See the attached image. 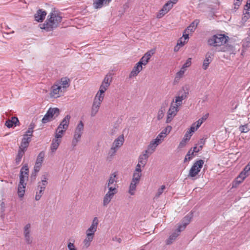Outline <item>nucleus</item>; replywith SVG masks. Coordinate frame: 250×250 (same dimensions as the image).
<instances>
[{
  "label": "nucleus",
  "mask_w": 250,
  "mask_h": 250,
  "mask_svg": "<svg viewBox=\"0 0 250 250\" xmlns=\"http://www.w3.org/2000/svg\"><path fill=\"white\" fill-rule=\"evenodd\" d=\"M29 168L28 165L25 164L21 169L20 174V182L19 185L26 186V181L28 179Z\"/></svg>",
  "instance_id": "obj_7"
},
{
  "label": "nucleus",
  "mask_w": 250,
  "mask_h": 250,
  "mask_svg": "<svg viewBox=\"0 0 250 250\" xmlns=\"http://www.w3.org/2000/svg\"><path fill=\"white\" fill-rule=\"evenodd\" d=\"M185 70H186L185 69H184V68L182 67L181 68V69L180 70V71H178L176 74L175 79H177L178 80H179V79L182 78L184 74Z\"/></svg>",
  "instance_id": "obj_49"
},
{
  "label": "nucleus",
  "mask_w": 250,
  "mask_h": 250,
  "mask_svg": "<svg viewBox=\"0 0 250 250\" xmlns=\"http://www.w3.org/2000/svg\"><path fill=\"white\" fill-rule=\"evenodd\" d=\"M44 157L45 152L43 151L40 152L38 154L34 167V173H33V174H34L35 176H36L37 173L40 170Z\"/></svg>",
  "instance_id": "obj_8"
},
{
  "label": "nucleus",
  "mask_w": 250,
  "mask_h": 250,
  "mask_svg": "<svg viewBox=\"0 0 250 250\" xmlns=\"http://www.w3.org/2000/svg\"><path fill=\"white\" fill-rule=\"evenodd\" d=\"M35 127V124L31 123L29 126L28 130L26 132L25 135L32 137L33 136V129Z\"/></svg>",
  "instance_id": "obj_42"
},
{
  "label": "nucleus",
  "mask_w": 250,
  "mask_h": 250,
  "mask_svg": "<svg viewBox=\"0 0 250 250\" xmlns=\"http://www.w3.org/2000/svg\"><path fill=\"white\" fill-rule=\"evenodd\" d=\"M25 187L26 186L18 185V194L20 198H22L23 197L25 193Z\"/></svg>",
  "instance_id": "obj_39"
},
{
  "label": "nucleus",
  "mask_w": 250,
  "mask_h": 250,
  "mask_svg": "<svg viewBox=\"0 0 250 250\" xmlns=\"http://www.w3.org/2000/svg\"><path fill=\"white\" fill-rule=\"evenodd\" d=\"M67 247L69 250H77L74 244L71 242L68 243Z\"/></svg>",
  "instance_id": "obj_57"
},
{
  "label": "nucleus",
  "mask_w": 250,
  "mask_h": 250,
  "mask_svg": "<svg viewBox=\"0 0 250 250\" xmlns=\"http://www.w3.org/2000/svg\"><path fill=\"white\" fill-rule=\"evenodd\" d=\"M199 23V20H194L185 30L188 33L189 32H193Z\"/></svg>",
  "instance_id": "obj_31"
},
{
  "label": "nucleus",
  "mask_w": 250,
  "mask_h": 250,
  "mask_svg": "<svg viewBox=\"0 0 250 250\" xmlns=\"http://www.w3.org/2000/svg\"><path fill=\"white\" fill-rule=\"evenodd\" d=\"M204 162L203 160H198L196 161L192 165L189 171L188 177H194L197 175L202 168Z\"/></svg>",
  "instance_id": "obj_6"
},
{
  "label": "nucleus",
  "mask_w": 250,
  "mask_h": 250,
  "mask_svg": "<svg viewBox=\"0 0 250 250\" xmlns=\"http://www.w3.org/2000/svg\"><path fill=\"white\" fill-rule=\"evenodd\" d=\"M208 114H206L205 115L203 116V117L199 119L198 120L200 121V122L203 124L204 122H205L207 119L208 118Z\"/></svg>",
  "instance_id": "obj_61"
},
{
  "label": "nucleus",
  "mask_w": 250,
  "mask_h": 250,
  "mask_svg": "<svg viewBox=\"0 0 250 250\" xmlns=\"http://www.w3.org/2000/svg\"><path fill=\"white\" fill-rule=\"evenodd\" d=\"M250 175V165H247L237 176L236 182L238 184L241 183L244 180Z\"/></svg>",
  "instance_id": "obj_14"
},
{
  "label": "nucleus",
  "mask_w": 250,
  "mask_h": 250,
  "mask_svg": "<svg viewBox=\"0 0 250 250\" xmlns=\"http://www.w3.org/2000/svg\"><path fill=\"white\" fill-rule=\"evenodd\" d=\"M191 58H188L186 62L183 64L182 67L186 69V68L189 67L191 64Z\"/></svg>",
  "instance_id": "obj_55"
},
{
  "label": "nucleus",
  "mask_w": 250,
  "mask_h": 250,
  "mask_svg": "<svg viewBox=\"0 0 250 250\" xmlns=\"http://www.w3.org/2000/svg\"><path fill=\"white\" fill-rule=\"evenodd\" d=\"M189 33L185 30L183 34V37L184 38L185 40H188L189 38Z\"/></svg>",
  "instance_id": "obj_64"
},
{
  "label": "nucleus",
  "mask_w": 250,
  "mask_h": 250,
  "mask_svg": "<svg viewBox=\"0 0 250 250\" xmlns=\"http://www.w3.org/2000/svg\"><path fill=\"white\" fill-rule=\"evenodd\" d=\"M47 13L42 9H39L34 15L35 20L38 22H42L45 19Z\"/></svg>",
  "instance_id": "obj_22"
},
{
  "label": "nucleus",
  "mask_w": 250,
  "mask_h": 250,
  "mask_svg": "<svg viewBox=\"0 0 250 250\" xmlns=\"http://www.w3.org/2000/svg\"><path fill=\"white\" fill-rule=\"evenodd\" d=\"M11 121V123L13 124V125H15L16 126V124L19 122L18 119L16 117H13L11 118V120H10Z\"/></svg>",
  "instance_id": "obj_62"
},
{
  "label": "nucleus",
  "mask_w": 250,
  "mask_h": 250,
  "mask_svg": "<svg viewBox=\"0 0 250 250\" xmlns=\"http://www.w3.org/2000/svg\"><path fill=\"white\" fill-rule=\"evenodd\" d=\"M244 10L245 13H244V16L243 18V20L247 21L250 17V4H249V1H247L245 5Z\"/></svg>",
  "instance_id": "obj_34"
},
{
  "label": "nucleus",
  "mask_w": 250,
  "mask_h": 250,
  "mask_svg": "<svg viewBox=\"0 0 250 250\" xmlns=\"http://www.w3.org/2000/svg\"><path fill=\"white\" fill-rule=\"evenodd\" d=\"M148 156L149 154L144 151L139 157L138 164L142 165V167H144L147 163Z\"/></svg>",
  "instance_id": "obj_27"
},
{
  "label": "nucleus",
  "mask_w": 250,
  "mask_h": 250,
  "mask_svg": "<svg viewBox=\"0 0 250 250\" xmlns=\"http://www.w3.org/2000/svg\"><path fill=\"white\" fill-rule=\"evenodd\" d=\"M191 136H192V134H190L188 131H187L185 135H184V137L183 139L185 140L187 142H188L190 140Z\"/></svg>",
  "instance_id": "obj_56"
},
{
  "label": "nucleus",
  "mask_w": 250,
  "mask_h": 250,
  "mask_svg": "<svg viewBox=\"0 0 250 250\" xmlns=\"http://www.w3.org/2000/svg\"><path fill=\"white\" fill-rule=\"evenodd\" d=\"M60 113V109L57 107L49 108L42 119V123L46 124L57 118Z\"/></svg>",
  "instance_id": "obj_5"
},
{
  "label": "nucleus",
  "mask_w": 250,
  "mask_h": 250,
  "mask_svg": "<svg viewBox=\"0 0 250 250\" xmlns=\"http://www.w3.org/2000/svg\"><path fill=\"white\" fill-rule=\"evenodd\" d=\"M181 232L178 231V228L173 232L168 238L166 241V244L167 245H170L172 244L179 236Z\"/></svg>",
  "instance_id": "obj_28"
},
{
  "label": "nucleus",
  "mask_w": 250,
  "mask_h": 250,
  "mask_svg": "<svg viewBox=\"0 0 250 250\" xmlns=\"http://www.w3.org/2000/svg\"><path fill=\"white\" fill-rule=\"evenodd\" d=\"M44 193V191H42V190H38L36 191V195L35 197V199L36 201H39L41 198L43 194Z\"/></svg>",
  "instance_id": "obj_50"
},
{
  "label": "nucleus",
  "mask_w": 250,
  "mask_h": 250,
  "mask_svg": "<svg viewBox=\"0 0 250 250\" xmlns=\"http://www.w3.org/2000/svg\"><path fill=\"white\" fill-rule=\"evenodd\" d=\"M138 183L131 181L129 186L128 193L133 195L135 194V191L136 190V185Z\"/></svg>",
  "instance_id": "obj_40"
},
{
  "label": "nucleus",
  "mask_w": 250,
  "mask_h": 250,
  "mask_svg": "<svg viewBox=\"0 0 250 250\" xmlns=\"http://www.w3.org/2000/svg\"><path fill=\"white\" fill-rule=\"evenodd\" d=\"M250 128L249 127L248 125H241L239 127V130L242 133H246L248 132L250 130Z\"/></svg>",
  "instance_id": "obj_48"
},
{
  "label": "nucleus",
  "mask_w": 250,
  "mask_h": 250,
  "mask_svg": "<svg viewBox=\"0 0 250 250\" xmlns=\"http://www.w3.org/2000/svg\"><path fill=\"white\" fill-rule=\"evenodd\" d=\"M25 151H26L22 149H19L18 152L15 159L16 164L18 165L20 163Z\"/></svg>",
  "instance_id": "obj_37"
},
{
  "label": "nucleus",
  "mask_w": 250,
  "mask_h": 250,
  "mask_svg": "<svg viewBox=\"0 0 250 250\" xmlns=\"http://www.w3.org/2000/svg\"><path fill=\"white\" fill-rule=\"evenodd\" d=\"M94 237L86 235L85 238L83 241V246L85 248L89 247L93 241Z\"/></svg>",
  "instance_id": "obj_38"
},
{
  "label": "nucleus",
  "mask_w": 250,
  "mask_h": 250,
  "mask_svg": "<svg viewBox=\"0 0 250 250\" xmlns=\"http://www.w3.org/2000/svg\"><path fill=\"white\" fill-rule=\"evenodd\" d=\"M111 1V0H93V5L95 9H99L107 5Z\"/></svg>",
  "instance_id": "obj_24"
},
{
  "label": "nucleus",
  "mask_w": 250,
  "mask_h": 250,
  "mask_svg": "<svg viewBox=\"0 0 250 250\" xmlns=\"http://www.w3.org/2000/svg\"><path fill=\"white\" fill-rule=\"evenodd\" d=\"M174 101L170 104V106L167 113L166 123H169L173 118L177 115L179 111V107L173 104Z\"/></svg>",
  "instance_id": "obj_9"
},
{
  "label": "nucleus",
  "mask_w": 250,
  "mask_h": 250,
  "mask_svg": "<svg viewBox=\"0 0 250 250\" xmlns=\"http://www.w3.org/2000/svg\"><path fill=\"white\" fill-rule=\"evenodd\" d=\"M101 105V103L93 101L90 113V115L91 117H93L96 116L99 111Z\"/></svg>",
  "instance_id": "obj_25"
},
{
  "label": "nucleus",
  "mask_w": 250,
  "mask_h": 250,
  "mask_svg": "<svg viewBox=\"0 0 250 250\" xmlns=\"http://www.w3.org/2000/svg\"><path fill=\"white\" fill-rule=\"evenodd\" d=\"M62 137V136L59 137L58 134L55 133V138L52 140L50 146V149L52 152H54L56 151L61 143V139Z\"/></svg>",
  "instance_id": "obj_16"
},
{
  "label": "nucleus",
  "mask_w": 250,
  "mask_h": 250,
  "mask_svg": "<svg viewBox=\"0 0 250 250\" xmlns=\"http://www.w3.org/2000/svg\"><path fill=\"white\" fill-rule=\"evenodd\" d=\"M219 51L224 52H228L229 54H231L233 51V47L231 45H222Z\"/></svg>",
  "instance_id": "obj_35"
},
{
  "label": "nucleus",
  "mask_w": 250,
  "mask_h": 250,
  "mask_svg": "<svg viewBox=\"0 0 250 250\" xmlns=\"http://www.w3.org/2000/svg\"><path fill=\"white\" fill-rule=\"evenodd\" d=\"M62 86L58 84H55L51 87V91L50 92L51 97L58 98L60 96V93L62 91Z\"/></svg>",
  "instance_id": "obj_20"
},
{
  "label": "nucleus",
  "mask_w": 250,
  "mask_h": 250,
  "mask_svg": "<svg viewBox=\"0 0 250 250\" xmlns=\"http://www.w3.org/2000/svg\"><path fill=\"white\" fill-rule=\"evenodd\" d=\"M192 217V214L191 213L187 215L183 218L181 224H179L178 227L179 232H181L185 229L186 226L190 223Z\"/></svg>",
  "instance_id": "obj_15"
},
{
  "label": "nucleus",
  "mask_w": 250,
  "mask_h": 250,
  "mask_svg": "<svg viewBox=\"0 0 250 250\" xmlns=\"http://www.w3.org/2000/svg\"><path fill=\"white\" fill-rule=\"evenodd\" d=\"M229 39V38L228 36L222 34H217L208 39V43L210 46H221L226 44Z\"/></svg>",
  "instance_id": "obj_2"
},
{
  "label": "nucleus",
  "mask_w": 250,
  "mask_h": 250,
  "mask_svg": "<svg viewBox=\"0 0 250 250\" xmlns=\"http://www.w3.org/2000/svg\"><path fill=\"white\" fill-rule=\"evenodd\" d=\"M191 150L190 149L188 151V153L187 154V155L184 159V162H186L188 160L189 161L192 158L193 155H191Z\"/></svg>",
  "instance_id": "obj_54"
},
{
  "label": "nucleus",
  "mask_w": 250,
  "mask_h": 250,
  "mask_svg": "<svg viewBox=\"0 0 250 250\" xmlns=\"http://www.w3.org/2000/svg\"><path fill=\"white\" fill-rule=\"evenodd\" d=\"M104 92L105 91L102 92L101 90L99 89V91L96 94L93 101L102 104L104 98Z\"/></svg>",
  "instance_id": "obj_33"
},
{
  "label": "nucleus",
  "mask_w": 250,
  "mask_h": 250,
  "mask_svg": "<svg viewBox=\"0 0 250 250\" xmlns=\"http://www.w3.org/2000/svg\"><path fill=\"white\" fill-rule=\"evenodd\" d=\"M142 176V173H138L134 172L133 177L131 181L139 183Z\"/></svg>",
  "instance_id": "obj_41"
},
{
  "label": "nucleus",
  "mask_w": 250,
  "mask_h": 250,
  "mask_svg": "<svg viewBox=\"0 0 250 250\" xmlns=\"http://www.w3.org/2000/svg\"><path fill=\"white\" fill-rule=\"evenodd\" d=\"M141 166H142V165L138 163V164L137 165V166L136 167L134 172H138V173H141V172H142V170L141 168Z\"/></svg>",
  "instance_id": "obj_59"
},
{
  "label": "nucleus",
  "mask_w": 250,
  "mask_h": 250,
  "mask_svg": "<svg viewBox=\"0 0 250 250\" xmlns=\"http://www.w3.org/2000/svg\"><path fill=\"white\" fill-rule=\"evenodd\" d=\"M212 55L211 53H208L206 55L205 59L203 63V68L204 70H206L209 64V63L212 62Z\"/></svg>",
  "instance_id": "obj_29"
},
{
  "label": "nucleus",
  "mask_w": 250,
  "mask_h": 250,
  "mask_svg": "<svg viewBox=\"0 0 250 250\" xmlns=\"http://www.w3.org/2000/svg\"><path fill=\"white\" fill-rule=\"evenodd\" d=\"M84 124L82 121H80L77 124L74 132L72 141V146L75 147L80 141L81 137L83 133Z\"/></svg>",
  "instance_id": "obj_3"
},
{
  "label": "nucleus",
  "mask_w": 250,
  "mask_h": 250,
  "mask_svg": "<svg viewBox=\"0 0 250 250\" xmlns=\"http://www.w3.org/2000/svg\"><path fill=\"white\" fill-rule=\"evenodd\" d=\"M106 188L108 189V191L107 193L109 194H109H112V195H114L118 192L117 186L116 184L111 185L108 187H106L105 185L104 188L105 189Z\"/></svg>",
  "instance_id": "obj_36"
},
{
  "label": "nucleus",
  "mask_w": 250,
  "mask_h": 250,
  "mask_svg": "<svg viewBox=\"0 0 250 250\" xmlns=\"http://www.w3.org/2000/svg\"><path fill=\"white\" fill-rule=\"evenodd\" d=\"M48 175L46 172L43 173L42 176L41 182H42V183H44V182H45L46 183V184L47 185L48 182H47V180L48 179Z\"/></svg>",
  "instance_id": "obj_53"
},
{
  "label": "nucleus",
  "mask_w": 250,
  "mask_h": 250,
  "mask_svg": "<svg viewBox=\"0 0 250 250\" xmlns=\"http://www.w3.org/2000/svg\"><path fill=\"white\" fill-rule=\"evenodd\" d=\"M31 141V137L24 135L19 148L26 151Z\"/></svg>",
  "instance_id": "obj_21"
},
{
  "label": "nucleus",
  "mask_w": 250,
  "mask_h": 250,
  "mask_svg": "<svg viewBox=\"0 0 250 250\" xmlns=\"http://www.w3.org/2000/svg\"><path fill=\"white\" fill-rule=\"evenodd\" d=\"M5 125L8 128H10L13 126V124L11 123L10 120L6 121Z\"/></svg>",
  "instance_id": "obj_63"
},
{
  "label": "nucleus",
  "mask_w": 250,
  "mask_h": 250,
  "mask_svg": "<svg viewBox=\"0 0 250 250\" xmlns=\"http://www.w3.org/2000/svg\"><path fill=\"white\" fill-rule=\"evenodd\" d=\"M71 119V116L69 114L66 115L61 121L58 126L55 130V134H58L59 137L61 136H63V134L68 128Z\"/></svg>",
  "instance_id": "obj_4"
},
{
  "label": "nucleus",
  "mask_w": 250,
  "mask_h": 250,
  "mask_svg": "<svg viewBox=\"0 0 250 250\" xmlns=\"http://www.w3.org/2000/svg\"><path fill=\"white\" fill-rule=\"evenodd\" d=\"M125 141L124 135L119 136L117 138L112 144V146L116 148L118 150L122 146Z\"/></svg>",
  "instance_id": "obj_23"
},
{
  "label": "nucleus",
  "mask_w": 250,
  "mask_h": 250,
  "mask_svg": "<svg viewBox=\"0 0 250 250\" xmlns=\"http://www.w3.org/2000/svg\"><path fill=\"white\" fill-rule=\"evenodd\" d=\"M187 142L185 140L182 139L179 144L178 148H181L184 147L186 146Z\"/></svg>",
  "instance_id": "obj_58"
},
{
  "label": "nucleus",
  "mask_w": 250,
  "mask_h": 250,
  "mask_svg": "<svg viewBox=\"0 0 250 250\" xmlns=\"http://www.w3.org/2000/svg\"><path fill=\"white\" fill-rule=\"evenodd\" d=\"M31 225L26 224L23 228V235L25 241L27 244H31L33 241V237L31 236Z\"/></svg>",
  "instance_id": "obj_13"
},
{
  "label": "nucleus",
  "mask_w": 250,
  "mask_h": 250,
  "mask_svg": "<svg viewBox=\"0 0 250 250\" xmlns=\"http://www.w3.org/2000/svg\"><path fill=\"white\" fill-rule=\"evenodd\" d=\"M112 81V75L111 73H108L104 77L100 87V90L105 91L110 86Z\"/></svg>",
  "instance_id": "obj_12"
},
{
  "label": "nucleus",
  "mask_w": 250,
  "mask_h": 250,
  "mask_svg": "<svg viewBox=\"0 0 250 250\" xmlns=\"http://www.w3.org/2000/svg\"><path fill=\"white\" fill-rule=\"evenodd\" d=\"M196 130H197V128L195 126V124H193L191 126V127L189 129V130L188 132H189L190 134H191L192 133L194 132Z\"/></svg>",
  "instance_id": "obj_60"
},
{
  "label": "nucleus",
  "mask_w": 250,
  "mask_h": 250,
  "mask_svg": "<svg viewBox=\"0 0 250 250\" xmlns=\"http://www.w3.org/2000/svg\"><path fill=\"white\" fill-rule=\"evenodd\" d=\"M98 224V219L97 217H95L92 220L91 225L86 231V235L94 237V234L97 231Z\"/></svg>",
  "instance_id": "obj_10"
},
{
  "label": "nucleus",
  "mask_w": 250,
  "mask_h": 250,
  "mask_svg": "<svg viewBox=\"0 0 250 250\" xmlns=\"http://www.w3.org/2000/svg\"><path fill=\"white\" fill-rule=\"evenodd\" d=\"M142 69V66L139 65L137 62L131 71L129 76V78H132L136 76Z\"/></svg>",
  "instance_id": "obj_26"
},
{
  "label": "nucleus",
  "mask_w": 250,
  "mask_h": 250,
  "mask_svg": "<svg viewBox=\"0 0 250 250\" xmlns=\"http://www.w3.org/2000/svg\"><path fill=\"white\" fill-rule=\"evenodd\" d=\"M165 111V107L164 106H161L157 114V118L158 120H161L164 117Z\"/></svg>",
  "instance_id": "obj_44"
},
{
  "label": "nucleus",
  "mask_w": 250,
  "mask_h": 250,
  "mask_svg": "<svg viewBox=\"0 0 250 250\" xmlns=\"http://www.w3.org/2000/svg\"><path fill=\"white\" fill-rule=\"evenodd\" d=\"M166 189V186L165 185H162L161 187L158 188L157 191L154 197V199H158L164 192V190Z\"/></svg>",
  "instance_id": "obj_43"
},
{
  "label": "nucleus",
  "mask_w": 250,
  "mask_h": 250,
  "mask_svg": "<svg viewBox=\"0 0 250 250\" xmlns=\"http://www.w3.org/2000/svg\"><path fill=\"white\" fill-rule=\"evenodd\" d=\"M171 129L172 127L170 125H167L162 131V134H164L167 136L171 131Z\"/></svg>",
  "instance_id": "obj_51"
},
{
  "label": "nucleus",
  "mask_w": 250,
  "mask_h": 250,
  "mask_svg": "<svg viewBox=\"0 0 250 250\" xmlns=\"http://www.w3.org/2000/svg\"><path fill=\"white\" fill-rule=\"evenodd\" d=\"M62 20V16L57 11H52L48 15L45 22L40 24V27L47 32L51 31L59 26Z\"/></svg>",
  "instance_id": "obj_1"
},
{
  "label": "nucleus",
  "mask_w": 250,
  "mask_h": 250,
  "mask_svg": "<svg viewBox=\"0 0 250 250\" xmlns=\"http://www.w3.org/2000/svg\"><path fill=\"white\" fill-rule=\"evenodd\" d=\"M154 52L153 50H150L147 52L140 59V61L138 62L139 65L142 66V65H146L150 60V58L154 54Z\"/></svg>",
  "instance_id": "obj_18"
},
{
  "label": "nucleus",
  "mask_w": 250,
  "mask_h": 250,
  "mask_svg": "<svg viewBox=\"0 0 250 250\" xmlns=\"http://www.w3.org/2000/svg\"><path fill=\"white\" fill-rule=\"evenodd\" d=\"M166 137V135H165L164 134H162V132L158 134V135L157 136V137L155 139L156 141L157 140L159 141L160 142V144L162 143V142L163 141L164 139Z\"/></svg>",
  "instance_id": "obj_52"
},
{
  "label": "nucleus",
  "mask_w": 250,
  "mask_h": 250,
  "mask_svg": "<svg viewBox=\"0 0 250 250\" xmlns=\"http://www.w3.org/2000/svg\"><path fill=\"white\" fill-rule=\"evenodd\" d=\"M46 186L47 184L45 182H44V183H42L40 181L38 183L37 190H42V191H44Z\"/></svg>",
  "instance_id": "obj_47"
},
{
  "label": "nucleus",
  "mask_w": 250,
  "mask_h": 250,
  "mask_svg": "<svg viewBox=\"0 0 250 250\" xmlns=\"http://www.w3.org/2000/svg\"><path fill=\"white\" fill-rule=\"evenodd\" d=\"M188 92L186 91L184 89L180 91L178 96L175 97V101L173 104L178 107L182 104L183 100L187 98L188 95Z\"/></svg>",
  "instance_id": "obj_11"
},
{
  "label": "nucleus",
  "mask_w": 250,
  "mask_h": 250,
  "mask_svg": "<svg viewBox=\"0 0 250 250\" xmlns=\"http://www.w3.org/2000/svg\"><path fill=\"white\" fill-rule=\"evenodd\" d=\"M117 151V149L113 146H111L108 153V159H112L113 157L116 154Z\"/></svg>",
  "instance_id": "obj_45"
},
{
  "label": "nucleus",
  "mask_w": 250,
  "mask_h": 250,
  "mask_svg": "<svg viewBox=\"0 0 250 250\" xmlns=\"http://www.w3.org/2000/svg\"><path fill=\"white\" fill-rule=\"evenodd\" d=\"M159 144H160V142L157 140V141H156L155 139H153V140H152L150 142V143L147 147V149L145 151L146 152V153H147L148 154H151L152 153H153L154 152L157 146Z\"/></svg>",
  "instance_id": "obj_19"
},
{
  "label": "nucleus",
  "mask_w": 250,
  "mask_h": 250,
  "mask_svg": "<svg viewBox=\"0 0 250 250\" xmlns=\"http://www.w3.org/2000/svg\"><path fill=\"white\" fill-rule=\"evenodd\" d=\"M173 6L171 3L167 1L163 7V8L159 11V13L157 15V18H161L166 14L172 8Z\"/></svg>",
  "instance_id": "obj_17"
},
{
  "label": "nucleus",
  "mask_w": 250,
  "mask_h": 250,
  "mask_svg": "<svg viewBox=\"0 0 250 250\" xmlns=\"http://www.w3.org/2000/svg\"><path fill=\"white\" fill-rule=\"evenodd\" d=\"M117 174L116 172H114L110 174L109 179L106 184V187L110 186L111 185H114L115 183L117 181Z\"/></svg>",
  "instance_id": "obj_30"
},
{
  "label": "nucleus",
  "mask_w": 250,
  "mask_h": 250,
  "mask_svg": "<svg viewBox=\"0 0 250 250\" xmlns=\"http://www.w3.org/2000/svg\"><path fill=\"white\" fill-rule=\"evenodd\" d=\"M70 80L66 77L62 78L61 80V84L63 88H66L69 86V82Z\"/></svg>",
  "instance_id": "obj_46"
},
{
  "label": "nucleus",
  "mask_w": 250,
  "mask_h": 250,
  "mask_svg": "<svg viewBox=\"0 0 250 250\" xmlns=\"http://www.w3.org/2000/svg\"><path fill=\"white\" fill-rule=\"evenodd\" d=\"M114 195H112V194L106 193L104 197L103 205L104 207H106L109 203L111 202L112 199L114 197Z\"/></svg>",
  "instance_id": "obj_32"
}]
</instances>
